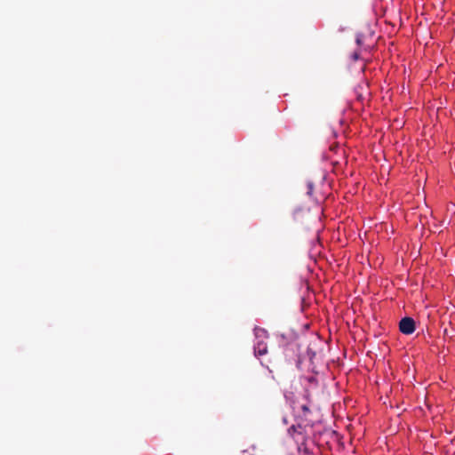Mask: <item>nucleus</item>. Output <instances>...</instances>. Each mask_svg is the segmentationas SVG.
Returning <instances> with one entry per match:
<instances>
[{
  "instance_id": "obj_6",
  "label": "nucleus",
  "mask_w": 455,
  "mask_h": 455,
  "mask_svg": "<svg viewBox=\"0 0 455 455\" xmlns=\"http://www.w3.org/2000/svg\"><path fill=\"white\" fill-rule=\"evenodd\" d=\"M358 58H359V54H358L357 52H355V53L353 54V59H354L355 60H358Z\"/></svg>"
},
{
  "instance_id": "obj_1",
  "label": "nucleus",
  "mask_w": 455,
  "mask_h": 455,
  "mask_svg": "<svg viewBox=\"0 0 455 455\" xmlns=\"http://www.w3.org/2000/svg\"><path fill=\"white\" fill-rule=\"evenodd\" d=\"M399 330L406 335L413 333L415 331V321L411 317H403L399 323Z\"/></svg>"
},
{
  "instance_id": "obj_5",
  "label": "nucleus",
  "mask_w": 455,
  "mask_h": 455,
  "mask_svg": "<svg viewBox=\"0 0 455 455\" xmlns=\"http://www.w3.org/2000/svg\"><path fill=\"white\" fill-rule=\"evenodd\" d=\"M307 188H308L307 194H308V195H311V194H312V191H313V184L309 182V183L307 184Z\"/></svg>"
},
{
  "instance_id": "obj_2",
  "label": "nucleus",
  "mask_w": 455,
  "mask_h": 455,
  "mask_svg": "<svg viewBox=\"0 0 455 455\" xmlns=\"http://www.w3.org/2000/svg\"><path fill=\"white\" fill-rule=\"evenodd\" d=\"M256 355H263L267 353V345L263 341H259L254 347Z\"/></svg>"
},
{
  "instance_id": "obj_4",
  "label": "nucleus",
  "mask_w": 455,
  "mask_h": 455,
  "mask_svg": "<svg viewBox=\"0 0 455 455\" xmlns=\"http://www.w3.org/2000/svg\"><path fill=\"white\" fill-rule=\"evenodd\" d=\"M300 410L303 411V416H305V417H306V416H307V414L310 411H309V408H308V406H307V404H302V405L300 406Z\"/></svg>"
},
{
  "instance_id": "obj_3",
  "label": "nucleus",
  "mask_w": 455,
  "mask_h": 455,
  "mask_svg": "<svg viewBox=\"0 0 455 455\" xmlns=\"http://www.w3.org/2000/svg\"><path fill=\"white\" fill-rule=\"evenodd\" d=\"M254 334L257 339L259 338H267V331L264 329L261 328H255L254 329Z\"/></svg>"
},
{
  "instance_id": "obj_7",
  "label": "nucleus",
  "mask_w": 455,
  "mask_h": 455,
  "mask_svg": "<svg viewBox=\"0 0 455 455\" xmlns=\"http://www.w3.org/2000/svg\"><path fill=\"white\" fill-rule=\"evenodd\" d=\"M289 433H291V431H295V427L294 426H291L289 429H288Z\"/></svg>"
}]
</instances>
